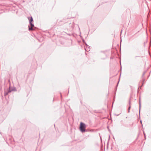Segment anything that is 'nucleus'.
Here are the masks:
<instances>
[{
	"instance_id": "5",
	"label": "nucleus",
	"mask_w": 151,
	"mask_h": 151,
	"mask_svg": "<svg viewBox=\"0 0 151 151\" xmlns=\"http://www.w3.org/2000/svg\"><path fill=\"white\" fill-rule=\"evenodd\" d=\"M12 91V90H11V89H10V86L9 88V89L8 90L7 92L9 93L11 92Z\"/></svg>"
},
{
	"instance_id": "2",
	"label": "nucleus",
	"mask_w": 151,
	"mask_h": 151,
	"mask_svg": "<svg viewBox=\"0 0 151 151\" xmlns=\"http://www.w3.org/2000/svg\"><path fill=\"white\" fill-rule=\"evenodd\" d=\"M86 128V124L82 122H81L80 124L79 129L82 132H85Z\"/></svg>"
},
{
	"instance_id": "11",
	"label": "nucleus",
	"mask_w": 151,
	"mask_h": 151,
	"mask_svg": "<svg viewBox=\"0 0 151 151\" xmlns=\"http://www.w3.org/2000/svg\"><path fill=\"white\" fill-rule=\"evenodd\" d=\"M130 104H131V102H130V101H129V106L130 105Z\"/></svg>"
},
{
	"instance_id": "12",
	"label": "nucleus",
	"mask_w": 151,
	"mask_h": 151,
	"mask_svg": "<svg viewBox=\"0 0 151 151\" xmlns=\"http://www.w3.org/2000/svg\"><path fill=\"white\" fill-rule=\"evenodd\" d=\"M119 81H118V83H117V85H116V86H118V83H119Z\"/></svg>"
},
{
	"instance_id": "13",
	"label": "nucleus",
	"mask_w": 151,
	"mask_h": 151,
	"mask_svg": "<svg viewBox=\"0 0 151 151\" xmlns=\"http://www.w3.org/2000/svg\"><path fill=\"white\" fill-rule=\"evenodd\" d=\"M145 73H144L143 74H142V76H144V75H145Z\"/></svg>"
},
{
	"instance_id": "14",
	"label": "nucleus",
	"mask_w": 151,
	"mask_h": 151,
	"mask_svg": "<svg viewBox=\"0 0 151 151\" xmlns=\"http://www.w3.org/2000/svg\"><path fill=\"white\" fill-rule=\"evenodd\" d=\"M71 27H72V28L73 29V26H72V25Z\"/></svg>"
},
{
	"instance_id": "6",
	"label": "nucleus",
	"mask_w": 151,
	"mask_h": 151,
	"mask_svg": "<svg viewBox=\"0 0 151 151\" xmlns=\"http://www.w3.org/2000/svg\"><path fill=\"white\" fill-rule=\"evenodd\" d=\"M8 93H9L7 91V92L5 91L4 92V96H6V95H7Z\"/></svg>"
},
{
	"instance_id": "8",
	"label": "nucleus",
	"mask_w": 151,
	"mask_h": 151,
	"mask_svg": "<svg viewBox=\"0 0 151 151\" xmlns=\"http://www.w3.org/2000/svg\"><path fill=\"white\" fill-rule=\"evenodd\" d=\"M82 41H83V43H85V44L87 46V47H88H88H89V46L88 45H87L86 43L85 42L84 40H82Z\"/></svg>"
},
{
	"instance_id": "19",
	"label": "nucleus",
	"mask_w": 151,
	"mask_h": 151,
	"mask_svg": "<svg viewBox=\"0 0 151 151\" xmlns=\"http://www.w3.org/2000/svg\"><path fill=\"white\" fill-rule=\"evenodd\" d=\"M147 41H146V42H147Z\"/></svg>"
},
{
	"instance_id": "3",
	"label": "nucleus",
	"mask_w": 151,
	"mask_h": 151,
	"mask_svg": "<svg viewBox=\"0 0 151 151\" xmlns=\"http://www.w3.org/2000/svg\"><path fill=\"white\" fill-rule=\"evenodd\" d=\"M107 51L106 50L105 51H101V56H104V57H102L101 58L102 59H104L106 58V52H107Z\"/></svg>"
},
{
	"instance_id": "4",
	"label": "nucleus",
	"mask_w": 151,
	"mask_h": 151,
	"mask_svg": "<svg viewBox=\"0 0 151 151\" xmlns=\"http://www.w3.org/2000/svg\"><path fill=\"white\" fill-rule=\"evenodd\" d=\"M139 115H140V110L141 106V101H140V97H139Z\"/></svg>"
},
{
	"instance_id": "21",
	"label": "nucleus",
	"mask_w": 151,
	"mask_h": 151,
	"mask_svg": "<svg viewBox=\"0 0 151 151\" xmlns=\"http://www.w3.org/2000/svg\"><path fill=\"white\" fill-rule=\"evenodd\" d=\"M119 114H118V115H117V116H119Z\"/></svg>"
},
{
	"instance_id": "20",
	"label": "nucleus",
	"mask_w": 151,
	"mask_h": 151,
	"mask_svg": "<svg viewBox=\"0 0 151 151\" xmlns=\"http://www.w3.org/2000/svg\"><path fill=\"white\" fill-rule=\"evenodd\" d=\"M140 122L142 124V121H140Z\"/></svg>"
},
{
	"instance_id": "9",
	"label": "nucleus",
	"mask_w": 151,
	"mask_h": 151,
	"mask_svg": "<svg viewBox=\"0 0 151 151\" xmlns=\"http://www.w3.org/2000/svg\"><path fill=\"white\" fill-rule=\"evenodd\" d=\"M12 91H16V88H14V89H12Z\"/></svg>"
},
{
	"instance_id": "16",
	"label": "nucleus",
	"mask_w": 151,
	"mask_h": 151,
	"mask_svg": "<svg viewBox=\"0 0 151 151\" xmlns=\"http://www.w3.org/2000/svg\"><path fill=\"white\" fill-rule=\"evenodd\" d=\"M0 134L1 135H2V133L1 132H0Z\"/></svg>"
},
{
	"instance_id": "15",
	"label": "nucleus",
	"mask_w": 151,
	"mask_h": 151,
	"mask_svg": "<svg viewBox=\"0 0 151 151\" xmlns=\"http://www.w3.org/2000/svg\"><path fill=\"white\" fill-rule=\"evenodd\" d=\"M144 136H145V134L144 132Z\"/></svg>"
},
{
	"instance_id": "18",
	"label": "nucleus",
	"mask_w": 151,
	"mask_h": 151,
	"mask_svg": "<svg viewBox=\"0 0 151 151\" xmlns=\"http://www.w3.org/2000/svg\"><path fill=\"white\" fill-rule=\"evenodd\" d=\"M89 50H89V48H88V51H89Z\"/></svg>"
},
{
	"instance_id": "1",
	"label": "nucleus",
	"mask_w": 151,
	"mask_h": 151,
	"mask_svg": "<svg viewBox=\"0 0 151 151\" xmlns=\"http://www.w3.org/2000/svg\"><path fill=\"white\" fill-rule=\"evenodd\" d=\"M28 18L29 20V24L31 26V27L29 26H28L29 30V31L32 30H33V27L34 26V24L32 23L33 21V18L32 17H28Z\"/></svg>"
},
{
	"instance_id": "22",
	"label": "nucleus",
	"mask_w": 151,
	"mask_h": 151,
	"mask_svg": "<svg viewBox=\"0 0 151 151\" xmlns=\"http://www.w3.org/2000/svg\"><path fill=\"white\" fill-rule=\"evenodd\" d=\"M145 138L146 139V136H145Z\"/></svg>"
},
{
	"instance_id": "7",
	"label": "nucleus",
	"mask_w": 151,
	"mask_h": 151,
	"mask_svg": "<svg viewBox=\"0 0 151 151\" xmlns=\"http://www.w3.org/2000/svg\"><path fill=\"white\" fill-rule=\"evenodd\" d=\"M131 108V106H129V107L128 109V113H129L130 112V110Z\"/></svg>"
},
{
	"instance_id": "17",
	"label": "nucleus",
	"mask_w": 151,
	"mask_h": 151,
	"mask_svg": "<svg viewBox=\"0 0 151 151\" xmlns=\"http://www.w3.org/2000/svg\"><path fill=\"white\" fill-rule=\"evenodd\" d=\"M146 32L147 35V30L146 31Z\"/></svg>"
},
{
	"instance_id": "10",
	"label": "nucleus",
	"mask_w": 151,
	"mask_h": 151,
	"mask_svg": "<svg viewBox=\"0 0 151 151\" xmlns=\"http://www.w3.org/2000/svg\"><path fill=\"white\" fill-rule=\"evenodd\" d=\"M144 80H143V82H142V86H142L144 82Z\"/></svg>"
}]
</instances>
